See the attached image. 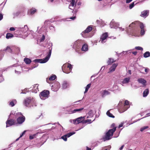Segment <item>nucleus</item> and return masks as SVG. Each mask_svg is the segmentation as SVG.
I'll return each instance as SVG.
<instances>
[{
  "label": "nucleus",
  "mask_w": 150,
  "mask_h": 150,
  "mask_svg": "<svg viewBox=\"0 0 150 150\" xmlns=\"http://www.w3.org/2000/svg\"><path fill=\"white\" fill-rule=\"evenodd\" d=\"M25 120V117L22 115V116H20L17 118V123L19 124H22Z\"/></svg>",
  "instance_id": "obj_12"
},
{
  "label": "nucleus",
  "mask_w": 150,
  "mask_h": 150,
  "mask_svg": "<svg viewBox=\"0 0 150 150\" xmlns=\"http://www.w3.org/2000/svg\"><path fill=\"white\" fill-rule=\"evenodd\" d=\"M74 133L70 132L68 133L67 134L61 137V138L63 139L64 141H66L67 140V138L69 137L70 136L74 134Z\"/></svg>",
  "instance_id": "obj_16"
},
{
  "label": "nucleus",
  "mask_w": 150,
  "mask_h": 150,
  "mask_svg": "<svg viewBox=\"0 0 150 150\" xmlns=\"http://www.w3.org/2000/svg\"><path fill=\"white\" fill-rule=\"evenodd\" d=\"M16 28H15L14 27H11L10 28L9 30L10 31H12L16 30V31H17V29Z\"/></svg>",
  "instance_id": "obj_42"
},
{
  "label": "nucleus",
  "mask_w": 150,
  "mask_h": 150,
  "mask_svg": "<svg viewBox=\"0 0 150 150\" xmlns=\"http://www.w3.org/2000/svg\"><path fill=\"white\" fill-rule=\"evenodd\" d=\"M9 105L11 107H13L14 106L15 104L13 101H12L9 103Z\"/></svg>",
  "instance_id": "obj_48"
},
{
  "label": "nucleus",
  "mask_w": 150,
  "mask_h": 150,
  "mask_svg": "<svg viewBox=\"0 0 150 150\" xmlns=\"http://www.w3.org/2000/svg\"><path fill=\"white\" fill-rule=\"evenodd\" d=\"M119 26V24L118 23H116L113 20H112L110 22V26L111 28H118Z\"/></svg>",
  "instance_id": "obj_10"
},
{
  "label": "nucleus",
  "mask_w": 150,
  "mask_h": 150,
  "mask_svg": "<svg viewBox=\"0 0 150 150\" xmlns=\"http://www.w3.org/2000/svg\"><path fill=\"white\" fill-rule=\"evenodd\" d=\"M47 27L43 25L41 27L38 26L37 27L36 31L38 34V36L40 38H46L47 37Z\"/></svg>",
  "instance_id": "obj_3"
},
{
  "label": "nucleus",
  "mask_w": 150,
  "mask_h": 150,
  "mask_svg": "<svg viewBox=\"0 0 150 150\" xmlns=\"http://www.w3.org/2000/svg\"><path fill=\"white\" fill-rule=\"evenodd\" d=\"M107 38H100L101 39V42L102 43H103V41L105 40Z\"/></svg>",
  "instance_id": "obj_60"
},
{
  "label": "nucleus",
  "mask_w": 150,
  "mask_h": 150,
  "mask_svg": "<svg viewBox=\"0 0 150 150\" xmlns=\"http://www.w3.org/2000/svg\"><path fill=\"white\" fill-rule=\"evenodd\" d=\"M83 117H78L76 119L74 120V124H78L82 122V120H83Z\"/></svg>",
  "instance_id": "obj_15"
},
{
  "label": "nucleus",
  "mask_w": 150,
  "mask_h": 150,
  "mask_svg": "<svg viewBox=\"0 0 150 150\" xmlns=\"http://www.w3.org/2000/svg\"><path fill=\"white\" fill-rule=\"evenodd\" d=\"M118 65V63L113 64L111 67L110 68L109 70L110 72H112L115 70L116 68Z\"/></svg>",
  "instance_id": "obj_18"
},
{
  "label": "nucleus",
  "mask_w": 150,
  "mask_h": 150,
  "mask_svg": "<svg viewBox=\"0 0 150 150\" xmlns=\"http://www.w3.org/2000/svg\"><path fill=\"white\" fill-rule=\"evenodd\" d=\"M13 35V34L10 33H7L6 36V38H12Z\"/></svg>",
  "instance_id": "obj_38"
},
{
  "label": "nucleus",
  "mask_w": 150,
  "mask_h": 150,
  "mask_svg": "<svg viewBox=\"0 0 150 150\" xmlns=\"http://www.w3.org/2000/svg\"><path fill=\"white\" fill-rule=\"evenodd\" d=\"M129 105V102L127 100H126L125 101L124 106L128 105Z\"/></svg>",
  "instance_id": "obj_47"
},
{
  "label": "nucleus",
  "mask_w": 150,
  "mask_h": 150,
  "mask_svg": "<svg viewBox=\"0 0 150 150\" xmlns=\"http://www.w3.org/2000/svg\"><path fill=\"white\" fill-rule=\"evenodd\" d=\"M150 56V53L149 52H146L144 54V57L145 58H147L149 57Z\"/></svg>",
  "instance_id": "obj_31"
},
{
  "label": "nucleus",
  "mask_w": 150,
  "mask_h": 150,
  "mask_svg": "<svg viewBox=\"0 0 150 150\" xmlns=\"http://www.w3.org/2000/svg\"><path fill=\"white\" fill-rule=\"evenodd\" d=\"M108 36V34L107 32L103 34L100 38H107Z\"/></svg>",
  "instance_id": "obj_35"
},
{
  "label": "nucleus",
  "mask_w": 150,
  "mask_h": 150,
  "mask_svg": "<svg viewBox=\"0 0 150 150\" xmlns=\"http://www.w3.org/2000/svg\"><path fill=\"white\" fill-rule=\"evenodd\" d=\"M45 40V38H41L40 41L42 43Z\"/></svg>",
  "instance_id": "obj_56"
},
{
  "label": "nucleus",
  "mask_w": 150,
  "mask_h": 150,
  "mask_svg": "<svg viewBox=\"0 0 150 150\" xmlns=\"http://www.w3.org/2000/svg\"><path fill=\"white\" fill-rule=\"evenodd\" d=\"M137 81L139 83H142L144 86H146V81L145 80L143 79H138Z\"/></svg>",
  "instance_id": "obj_20"
},
{
  "label": "nucleus",
  "mask_w": 150,
  "mask_h": 150,
  "mask_svg": "<svg viewBox=\"0 0 150 150\" xmlns=\"http://www.w3.org/2000/svg\"><path fill=\"white\" fill-rule=\"evenodd\" d=\"M102 22V21L101 20H97L96 21V22L97 23L100 25L101 24V23Z\"/></svg>",
  "instance_id": "obj_50"
},
{
  "label": "nucleus",
  "mask_w": 150,
  "mask_h": 150,
  "mask_svg": "<svg viewBox=\"0 0 150 150\" xmlns=\"http://www.w3.org/2000/svg\"><path fill=\"white\" fill-rule=\"evenodd\" d=\"M74 5L75 6H76V4H75V0H71V1L69 6V8L72 10V9L71 7V6L74 7Z\"/></svg>",
  "instance_id": "obj_23"
},
{
  "label": "nucleus",
  "mask_w": 150,
  "mask_h": 150,
  "mask_svg": "<svg viewBox=\"0 0 150 150\" xmlns=\"http://www.w3.org/2000/svg\"><path fill=\"white\" fill-rule=\"evenodd\" d=\"M50 30H51L52 31H55V28L54 26L51 25L50 26Z\"/></svg>",
  "instance_id": "obj_46"
},
{
  "label": "nucleus",
  "mask_w": 150,
  "mask_h": 150,
  "mask_svg": "<svg viewBox=\"0 0 150 150\" xmlns=\"http://www.w3.org/2000/svg\"><path fill=\"white\" fill-rule=\"evenodd\" d=\"M7 50L8 52L11 53L12 51V49L10 48V47L8 46L7 47L6 49L5 50Z\"/></svg>",
  "instance_id": "obj_37"
},
{
  "label": "nucleus",
  "mask_w": 150,
  "mask_h": 150,
  "mask_svg": "<svg viewBox=\"0 0 150 150\" xmlns=\"http://www.w3.org/2000/svg\"><path fill=\"white\" fill-rule=\"evenodd\" d=\"M24 61L27 64H29L31 62V60L28 58H25L24 59Z\"/></svg>",
  "instance_id": "obj_25"
},
{
  "label": "nucleus",
  "mask_w": 150,
  "mask_h": 150,
  "mask_svg": "<svg viewBox=\"0 0 150 150\" xmlns=\"http://www.w3.org/2000/svg\"><path fill=\"white\" fill-rule=\"evenodd\" d=\"M148 127H149L148 126H145L143 127H142L140 129V131L141 132H142L145 129L148 128Z\"/></svg>",
  "instance_id": "obj_40"
},
{
  "label": "nucleus",
  "mask_w": 150,
  "mask_h": 150,
  "mask_svg": "<svg viewBox=\"0 0 150 150\" xmlns=\"http://www.w3.org/2000/svg\"><path fill=\"white\" fill-rule=\"evenodd\" d=\"M17 29V31H16L15 32L17 33H18V35H21V33L20 32L21 31L23 33L22 36L25 37H28L31 38L35 37L34 35V32L32 30H29V28L27 25H24L23 27L18 28H16Z\"/></svg>",
  "instance_id": "obj_2"
},
{
  "label": "nucleus",
  "mask_w": 150,
  "mask_h": 150,
  "mask_svg": "<svg viewBox=\"0 0 150 150\" xmlns=\"http://www.w3.org/2000/svg\"><path fill=\"white\" fill-rule=\"evenodd\" d=\"M91 85V84L90 83L88 84L86 87L85 91H84V93H86L88 91L89 88L90 87Z\"/></svg>",
  "instance_id": "obj_33"
},
{
  "label": "nucleus",
  "mask_w": 150,
  "mask_h": 150,
  "mask_svg": "<svg viewBox=\"0 0 150 150\" xmlns=\"http://www.w3.org/2000/svg\"><path fill=\"white\" fill-rule=\"evenodd\" d=\"M34 136H30L29 137V139H33Z\"/></svg>",
  "instance_id": "obj_59"
},
{
  "label": "nucleus",
  "mask_w": 150,
  "mask_h": 150,
  "mask_svg": "<svg viewBox=\"0 0 150 150\" xmlns=\"http://www.w3.org/2000/svg\"><path fill=\"white\" fill-rule=\"evenodd\" d=\"M124 145L122 146L120 148V150H122L123 149V147H124Z\"/></svg>",
  "instance_id": "obj_64"
},
{
  "label": "nucleus",
  "mask_w": 150,
  "mask_h": 150,
  "mask_svg": "<svg viewBox=\"0 0 150 150\" xmlns=\"http://www.w3.org/2000/svg\"><path fill=\"white\" fill-rule=\"evenodd\" d=\"M16 124V123L15 120L12 119L8 120L6 122V127H7L11 126Z\"/></svg>",
  "instance_id": "obj_8"
},
{
  "label": "nucleus",
  "mask_w": 150,
  "mask_h": 150,
  "mask_svg": "<svg viewBox=\"0 0 150 150\" xmlns=\"http://www.w3.org/2000/svg\"><path fill=\"white\" fill-rule=\"evenodd\" d=\"M68 86V83L67 81H64L63 82L62 84V86L63 88L64 89L67 88Z\"/></svg>",
  "instance_id": "obj_28"
},
{
  "label": "nucleus",
  "mask_w": 150,
  "mask_h": 150,
  "mask_svg": "<svg viewBox=\"0 0 150 150\" xmlns=\"http://www.w3.org/2000/svg\"><path fill=\"white\" fill-rule=\"evenodd\" d=\"M111 126H112V127H113V128L116 127H115V123L112 124V125Z\"/></svg>",
  "instance_id": "obj_62"
},
{
  "label": "nucleus",
  "mask_w": 150,
  "mask_h": 150,
  "mask_svg": "<svg viewBox=\"0 0 150 150\" xmlns=\"http://www.w3.org/2000/svg\"><path fill=\"white\" fill-rule=\"evenodd\" d=\"M33 100V98L31 97H29L25 99L24 101V104L26 106L29 107L30 104Z\"/></svg>",
  "instance_id": "obj_9"
},
{
  "label": "nucleus",
  "mask_w": 150,
  "mask_h": 150,
  "mask_svg": "<svg viewBox=\"0 0 150 150\" xmlns=\"http://www.w3.org/2000/svg\"><path fill=\"white\" fill-rule=\"evenodd\" d=\"M67 67H68V69L71 71L72 68L71 65L70 64H68L67 65Z\"/></svg>",
  "instance_id": "obj_41"
},
{
  "label": "nucleus",
  "mask_w": 150,
  "mask_h": 150,
  "mask_svg": "<svg viewBox=\"0 0 150 150\" xmlns=\"http://www.w3.org/2000/svg\"><path fill=\"white\" fill-rule=\"evenodd\" d=\"M51 50L52 48H51V49L49 48V50L48 54L46 57L44 58L43 59H35L33 61L35 62L40 63H43L47 62L49 60L51 54Z\"/></svg>",
  "instance_id": "obj_4"
},
{
  "label": "nucleus",
  "mask_w": 150,
  "mask_h": 150,
  "mask_svg": "<svg viewBox=\"0 0 150 150\" xmlns=\"http://www.w3.org/2000/svg\"><path fill=\"white\" fill-rule=\"evenodd\" d=\"M38 84H35L33 87L34 92L35 93H37L38 91H39V89L38 88Z\"/></svg>",
  "instance_id": "obj_26"
},
{
  "label": "nucleus",
  "mask_w": 150,
  "mask_h": 150,
  "mask_svg": "<svg viewBox=\"0 0 150 150\" xmlns=\"http://www.w3.org/2000/svg\"><path fill=\"white\" fill-rule=\"evenodd\" d=\"M145 34V31L144 30V29H141V30L140 31V33H139L140 34V36H138V37H140L141 35V36H142V35H144ZM135 37H136L137 36H135Z\"/></svg>",
  "instance_id": "obj_36"
},
{
  "label": "nucleus",
  "mask_w": 150,
  "mask_h": 150,
  "mask_svg": "<svg viewBox=\"0 0 150 150\" xmlns=\"http://www.w3.org/2000/svg\"><path fill=\"white\" fill-rule=\"evenodd\" d=\"M86 150H91V149L90 148H89L88 146H86Z\"/></svg>",
  "instance_id": "obj_63"
},
{
  "label": "nucleus",
  "mask_w": 150,
  "mask_h": 150,
  "mask_svg": "<svg viewBox=\"0 0 150 150\" xmlns=\"http://www.w3.org/2000/svg\"><path fill=\"white\" fill-rule=\"evenodd\" d=\"M82 51H86L88 50V45L86 44H84L81 48Z\"/></svg>",
  "instance_id": "obj_22"
},
{
  "label": "nucleus",
  "mask_w": 150,
  "mask_h": 150,
  "mask_svg": "<svg viewBox=\"0 0 150 150\" xmlns=\"http://www.w3.org/2000/svg\"><path fill=\"white\" fill-rule=\"evenodd\" d=\"M134 6V2H133L129 5V8L130 9H132Z\"/></svg>",
  "instance_id": "obj_45"
},
{
  "label": "nucleus",
  "mask_w": 150,
  "mask_h": 150,
  "mask_svg": "<svg viewBox=\"0 0 150 150\" xmlns=\"http://www.w3.org/2000/svg\"><path fill=\"white\" fill-rule=\"evenodd\" d=\"M76 18V16H73V17H71L70 18V19H72V20H74V19H75Z\"/></svg>",
  "instance_id": "obj_54"
},
{
  "label": "nucleus",
  "mask_w": 150,
  "mask_h": 150,
  "mask_svg": "<svg viewBox=\"0 0 150 150\" xmlns=\"http://www.w3.org/2000/svg\"><path fill=\"white\" fill-rule=\"evenodd\" d=\"M149 11L148 10H145L142 11L141 13L140 16L144 18L147 17L149 14Z\"/></svg>",
  "instance_id": "obj_14"
},
{
  "label": "nucleus",
  "mask_w": 150,
  "mask_h": 150,
  "mask_svg": "<svg viewBox=\"0 0 150 150\" xmlns=\"http://www.w3.org/2000/svg\"><path fill=\"white\" fill-rule=\"evenodd\" d=\"M130 79V78L129 77L125 78L123 79L122 83L123 84L128 83L129 82Z\"/></svg>",
  "instance_id": "obj_24"
},
{
  "label": "nucleus",
  "mask_w": 150,
  "mask_h": 150,
  "mask_svg": "<svg viewBox=\"0 0 150 150\" xmlns=\"http://www.w3.org/2000/svg\"><path fill=\"white\" fill-rule=\"evenodd\" d=\"M62 69L63 71L66 73L68 74L71 72L70 70H69L68 67H67V64H64L62 67Z\"/></svg>",
  "instance_id": "obj_13"
},
{
  "label": "nucleus",
  "mask_w": 150,
  "mask_h": 150,
  "mask_svg": "<svg viewBox=\"0 0 150 150\" xmlns=\"http://www.w3.org/2000/svg\"><path fill=\"white\" fill-rule=\"evenodd\" d=\"M116 127L113 128L112 129H109L106 134L105 138L107 140H109L111 138V136H112L113 133L116 130Z\"/></svg>",
  "instance_id": "obj_5"
},
{
  "label": "nucleus",
  "mask_w": 150,
  "mask_h": 150,
  "mask_svg": "<svg viewBox=\"0 0 150 150\" xmlns=\"http://www.w3.org/2000/svg\"><path fill=\"white\" fill-rule=\"evenodd\" d=\"M123 123H122L121 124L119 125L118 128H119L120 127H122L123 126Z\"/></svg>",
  "instance_id": "obj_55"
},
{
  "label": "nucleus",
  "mask_w": 150,
  "mask_h": 150,
  "mask_svg": "<svg viewBox=\"0 0 150 150\" xmlns=\"http://www.w3.org/2000/svg\"><path fill=\"white\" fill-rule=\"evenodd\" d=\"M132 0H126V3H129Z\"/></svg>",
  "instance_id": "obj_58"
},
{
  "label": "nucleus",
  "mask_w": 150,
  "mask_h": 150,
  "mask_svg": "<svg viewBox=\"0 0 150 150\" xmlns=\"http://www.w3.org/2000/svg\"><path fill=\"white\" fill-rule=\"evenodd\" d=\"M101 93L102 97H104L106 95H110V93L107 90H105L101 91Z\"/></svg>",
  "instance_id": "obj_17"
},
{
  "label": "nucleus",
  "mask_w": 150,
  "mask_h": 150,
  "mask_svg": "<svg viewBox=\"0 0 150 150\" xmlns=\"http://www.w3.org/2000/svg\"><path fill=\"white\" fill-rule=\"evenodd\" d=\"M149 90L148 89H146L143 92V96L146 97L147 96V95L149 93Z\"/></svg>",
  "instance_id": "obj_29"
},
{
  "label": "nucleus",
  "mask_w": 150,
  "mask_h": 150,
  "mask_svg": "<svg viewBox=\"0 0 150 150\" xmlns=\"http://www.w3.org/2000/svg\"><path fill=\"white\" fill-rule=\"evenodd\" d=\"M53 21L51 20H47L45 21L44 22V26H46V27L47 26V25L50 24Z\"/></svg>",
  "instance_id": "obj_27"
},
{
  "label": "nucleus",
  "mask_w": 150,
  "mask_h": 150,
  "mask_svg": "<svg viewBox=\"0 0 150 150\" xmlns=\"http://www.w3.org/2000/svg\"><path fill=\"white\" fill-rule=\"evenodd\" d=\"M50 92L47 90H44L40 92V96L42 99H45L49 96Z\"/></svg>",
  "instance_id": "obj_6"
},
{
  "label": "nucleus",
  "mask_w": 150,
  "mask_h": 150,
  "mask_svg": "<svg viewBox=\"0 0 150 150\" xmlns=\"http://www.w3.org/2000/svg\"><path fill=\"white\" fill-rule=\"evenodd\" d=\"M56 76L55 75H53L51 76L49 79H47V82L48 83H50V81H53L55 80L56 78Z\"/></svg>",
  "instance_id": "obj_19"
},
{
  "label": "nucleus",
  "mask_w": 150,
  "mask_h": 150,
  "mask_svg": "<svg viewBox=\"0 0 150 150\" xmlns=\"http://www.w3.org/2000/svg\"><path fill=\"white\" fill-rule=\"evenodd\" d=\"M83 108H81L78 109H74L72 111V113H74L77 112H80V111L83 110Z\"/></svg>",
  "instance_id": "obj_34"
},
{
  "label": "nucleus",
  "mask_w": 150,
  "mask_h": 150,
  "mask_svg": "<svg viewBox=\"0 0 150 150\" xmlns=\"http://www.w3.org/2000/svg\"><path fill=\"white\" fill-rule=\"evenodd\" d=\"M21 12L20 11H18L16 13H13V15L14 17H16L18 16L20 13Z\"/></svg>",
  "instance_id": "obj_39"
},
{
  "label": "nucleus",
  "mask_w": 150,
  "mask_h": 150,
  "mask_svg": "<svg viewBox=\"0 0 150 150\" xmlns=\"http://www.w3.org/2000/svg\"><path fill=\"white\" fill-rule=\"evenodd\" d=\"M135 49L138 50H143V49L142 47L139 46L136 47H135Z\"/></svg>",
  "instance_id": "obj_43"
},
{
  "label": "nucleus",
  "mask_w": 150,
  "mask_h": 150,
  "mask_svg": "<svg viewBox=\"0 0 150 150\" xmlns=\"http://www.w3.org/2000/svg\"><path fill=\"white\" fill-rule=\"evenodd\" d=\"M60 84L58 82H56L52 86V89H54V91H57L60 87Z\"/></svg>",
  "instance_id": "obj_11"
},
{
  "label": "nucleus",
  "mask_w": 150,
  "mask_h": 150,
  "mask_svg": "<svg viewBox=\"0 0 150 150\" xmlns=\"http://www.w3.org/2000/svg\"><path fill=\"white\" fill-rule=\"evenodd\" d=\"M132 53L134 55H136L137 53V52L136 51L133 52Z\"/></svg>",
  "instance_id": "obj_61"
},
{
  "label": "nucleus",
  "mask_w": 150,
  "mask_h": 150,
  "mask_svg": "<svg viewBox=\"0 0 150 150\" xmlns=\"http://www.w3.org/2000/svg\"><path fill=\"white\" fill-rule=\"evenodd\" d=\"M37 9L34 8H32L29 11V13L31 15H33L36 13Z\"/></svg>",
  "instance_id": "obj_21"
},
{
  "label": "nucleus",
  "mask_w": 150,
  "mask_h": 150,
  "mask_svg": "<svg viewBox=\"0 0 150 150\" xmlns=\"http://www.w3.org/2000/svg\"><path fill=\"white\" fill-rule=\"evenodd\" d=\"M3 18V15L2 14L0 13V21Z\"/></svg>",
  "instance_id": "obj_53"
},
{
  "label": "nucleus",
  "mask_w": 150,
  "mask_h": 150,
  "mask_svg": "<svg viewBox=\"0 0 150 150\" xmlns=\"http://www.w3.org/2000/svg\"><path fill=\"white\" fill-rule=\"evenodd\" d=\"M116 60H114L112 58H109L107 62L108 65L110 64L113 62H115Z\"/></svg>",
  "instance_id": "obj_30"
},
{
  "label": "nucleus",
  "mask_w": 150,
  "mask_h": 150,
  "mask_svg": "<svg viewBox=\"0 0 150 150\" xmlns=\"http://www.w3.org/2000/svg\"><path fill=\"white\" fill-rule=\"evenodd\" d=\"M77 42L78 43L79 42L80 43V45H83V44L84 43V42L83 41L81 40H78Z\"/></svg>",
  "instance_id": "obj_51"
},
{
  "label": "nucleus",
  "mask_w": 150,
  "mask_h": 150,
  "mask_svg": "<svg viewBox=\"0 0 150 150\" xmlns=\"http://www.w3.org/2000/svg\"><path fill=\"white\" fill-rule=\"evenodd\" d=\"M106 114L108 116L110 117L113 118H114L115 117V116L113 115L112 113H110L109 110H108L106 112Z\"/></svg>",
  "instance_id": "obj_32"
},
{
  "label": "nucleus",
  "mask_w": 150,
  "mask_h": 150,
  "mask_svg": "<svg viewBox=\"0 0 150 150\" xmlns=\"http://www.w3.org/2000/svg\"><path fill=\"white\" fill-rule=\"evenodd\" d=\"M139 26L141 29H144L143 24L139 21H135L131 23L126 29V33L131 36H139V30L137 28Z\"/></svg>",
  "instance_id": "obj_1"
},
{
  "label": "nucleus",
  "mask_w": 150,
  "mask_h": 150,
  "mask_svg": "<svg viewBox=\"0 0 150 150\" xmlns=\"http://www.w3.org/2000/svg\"><path fill=\"white\" fill-rule=\"evenodd\" d=\"M40 40H41V38H37V43L38 44H40V43H41V41H40Z\"/></svg>",
  "instance_id": "obj_49"
},
{
  "label": "nucleus",
  "mask_w": 150,
  "mask_h": 150,
  "mask_svg": "<svg viewBox=\"0 0 150 150\" xmlns=\"http://www.w3.org/2000/svg\"><path fill=\"white\" fill-rule=\"evenodd\" d=\"M26 132V130L24 131L22 133V134L20 135L19 138L22 137L25 134Z\"/></svg>",
  "instance_id": "obj_52"
},
{
  "label": "nucleus",
  "mask_w": 150,
  "mask_h": 150,
  "mask_svg": "<svg viewBox=\"0 0 150 150\" xmlns=\"http://www.w3.org/2000/svg\"><path fill=\"white\" fill-rule=\"evenodd\" d=\"M119 29L121 31H123L125 30V29L124 28H122V27L119 28Z\"/></svg>",
  "instance_id": "obj_57"
},
{
  "label": "nucleus",
  "mask_w": 150,
  "mask_h": 150,
  "mask_svg": "<svg viewBox=\"0 0 150 150\" xmlns=\"http://www.w3.org/2000/svg\"><path fill=\"white\" fill-rule=\"evenodd\" d=\"M92 30V28L91 25L88 26L85 30L81 33L82 36L83 37H85L86 34L90 32Z\"/></svg>",
  "instance_id": "obj_7"
},
{
  "label": "nucleus",
  "mask_w": 150,
  "mask_h": 150,
  "mask_svg": "<svg viewBox=\"0 0 150 150\" xmlns=\"http://www.w3.org/2000/svg\"><path fill=\"white\" fill-rule=\"evenodd\" d=\"M83 122L85 123H86L87 122H89V123H91L92 122V121L91 120L88 119V120H85L84 121V122Z\"/></svg>",
  "instance_id": "obj_44"
}]
</instances>
